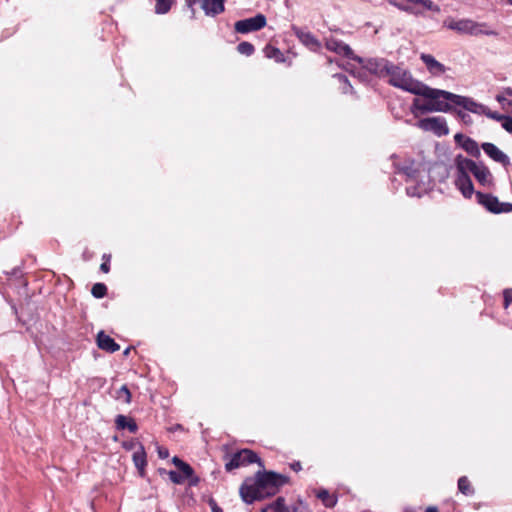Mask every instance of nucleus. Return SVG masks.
I'll return each mask as SVG.
<instances>
[{"instance_id": "e433bc0d", "label": "nucleus", "mask_w": 512, "mask_h": 512, "mask_svg": "<svg viewBox=\"0 0 512 512\" xmlns=\"http://www.w3.org/2000/svg\"><path fill=\"white\" fill-rule=\"evenodd\" d=\"M290 468L295 472H299L302 469V466L299 461H294L290 464Z\"/></svg>"}, {"instance_id": "dca6fc26", "label": "nucleus", "mask_w": 512, "mask_h": 512, "mask_svg": "<svg viewBox=\"0 0 512 512\" xmlns=\"http://www.w3.org/2000/svg\"><path fill=\"white\" fill-rule=\"evenodd\" d=\"M97 346L106 352L114 353L120 349L118 343L115 342L113 338L109 335L105 334L103 331H100L97 334L96 338Z\"/></svg>"}, {"instance_id": "6e6552de", "label": "nucleus", "mask_w": 512, "mask_h": 512, "mask_svg": "<svg viewBox=\"0 0 512 512\" xmlns=\"http://www.w3.org/2000/svg\"><path fill=\"white\" fill-rule=\"evenodd\" d=\"M186 6L195 14L198 5L206 16L215 17L225 11V0H185Z\"/></svg>"}, {"instance_id": "a19ab883", "label": "nucleus", "mask_w": 512, "mask_h": 512, "mask_svg": "<svg viewBox=\"0 0 512 512\" xmlns=\"http://www.w3.org/2000/svg\"><path fill=\"white\" fill-rule=\"evenodd\" d=\"M426 512H439L437 507L430 506L426 509Z\"/></svg>"}, {"instance_id": "423d86ee", "label": "nucleus", "mask_w": 512, "mask_h": 512, "mask_svg": "<svg viewBox=\"0 0 512 512\" xmlns=\"http://www.w3.org/2000/svg\"><path fill=\"white\" fill-rule=\"evenodd\" d=\"M225 460V470L227 472H231L234 469L252 464V463H258L261 467H263V463L261 459L258 457V455L250 450V449H241L233 454L226 455L224 457Z\"/></svg>"}, {"instance_id": "c03bdc74", "label": "nucleus", "mask_w": 512, "mask_h": 512, "mask_svg": "<svg viewBox=\"0 0 512 512\" xmlns=\"http://www.w3.org/2000/svg\"><path fill=\"white\" fill-rule=\"evenodd\" d=\"M129 351H130V349H129V348H127V349L125 350L124 354H125V355H128V354H129Z\"/></svg>"}, {"instance_id": "4468645a", "label": "nucleus", "mask_w": 512, "mask_h": 512, "mask_svg": "<svg viewBox=\"0 0 512 512\" xmlns=\"http://www.w3.org/2000/svg\"><path fill=\"white\" fill-rule=\"evenodd\" d=\"M420 59L426 65L427 70L435 76H440L446 72V67L437 61L432 55L422 53Z\"/></svg>"}, {"instance_id": "7c9ffc66", "label": "nucleus", "mask_w": 512, "mask_h": 512, "mask_svg": "<svg viewBox=\"0 0 512 512\" xmlns=\"http://www.w3.org/2000/svg\"><path fill=\"white\" fill-rule=\"evenodd\" d=\"M168 476H169V479L174 484H183L186 481V479L183 477V475L179 471L171 470L168 472Z\"/></svg>"}, {"instance_id": "473e14b6", "label": "nucleus", "mask_w": 512, "mask_h": 512, "mask_svg": "<svg viewBox=\"0 0 512 512\" xmlns=\"http://www.w3.org/2000/svg\"><path fill=\"white\" fill-rule=\"evenodd\" d=\"M503 307L507 309L509 307L510 302L512 301V289H505L503 291Z\"/></svg>"}, {"instance_id": "a211bd4d", "label": "nucleus", "mask_w": 512, "mask_h": 512, "mask_svg": "<svg viewBox=\"0 0 512 512\" xmlns=\"http://www.w3.org/2000/svg\"><path fill=\"white\" fill-rule=\"evenodd\" d=\"M326 48L330 51H333L339 55L345 56V57H351L353 54L352 49L349 47V45L337 41L335 39H330L326 42Z\"/></svg>"}, {"instance_id": "79ce46f5", "label": "nucleus", "mask_w": 512, "mask_h": 512, "mask_svg": "<svg viewBox=\"0 0 512 512\" xmlns=\"http://www.w3.org/2000/svg\"><path fill=\"white\" fill-rule=\"evenodd\" d=\"M213 512H221V509L217 506L213 507Z\"/></svg>"}, {"instance_id": "1a4fd4ad", "label": "nucleus", "mask_w": 512, "mask_h": 512, "mask_svg": "<svg viewBox=\"0 0 512 512\" xmlns=\"http://www.w3.org/2000/svg\"><path fill=\"white\" fill-rule=\"evenodd\" d=\"M476 198L479 204L484 206L489 212L508 213L512 211V203L500 202L497 197L482 192H476Z\"/></svg>"}, {"instance_id": "37998d69", "label": "nucleus", "mask_w": 512, "mask_h": 512, "mask_svg": "<svg viewBox=\"0 0 512 512\" xmlns=\"http://www.w3.org/2000/svg\"><path fill=\"white\" fill-rule=\"evenodd\" d=\"M132 447H133V444H130V445H126V444H125V448H127V449H130V448H132Z\"/></svg>"}, {"instance_id": "4c0bfd02", "label": "nucleus", "mask_w": 512, "mask_h": 512, "mask_svg": "<svg viewBox=\"0 0 512 512\" xmlns=\"http://www.w3.org/2000/svg\"><path fill=\"white\" fill-rule=\"evenodd\" d=\"M100 270L103 273H108L110 271V263L102 262L100 265Z\"/></svg>"}, {"instance_id": "6ab92c4d", "label": "nucleus", "mask_w": 512, "mask_h": 512, "mask_svg": "<svg viewBox=\"0 0 512 512\" xmlns=\"http://www.w3.org/2000/svg\"><path fill=\"white\" fill-rule=\"evenodd\" d=\"M296 35L299 38V40L311 50L316 51L317 49L320 48V42L312 33L298 30L296 32Z\"/></svg>"}, {"instance_id": "f3484780", "label": "nucleus", "mask_w": 512, "mask_h": 512, "mask_svg": "<svg viewBox=\"0 0 512 512\" xmlns=\"http://www.w3.org/2000/svg\"><path fill=\"white\" fill-rule=\"evenodd\" d=\"M132 459L135 467L138 469L140 476L145 475V468L147 466L146 452L142 444H138V449L133 453Z\"/></svg>"}, {"instance_id": "ea45409f", "label": "nucleus", "mask_w": 512, "mask_h": 512, "mask_svg": "<svg viewBox=\"0 0 512 512\" xmlns=\"http://www.w3.org/2000/svg\"><path fill=\"white\" fill-rule=\"evenodd\" d=\"M159 456L161 458H166L168 456V451L167 450H165V451L159 450Z\"/></svg>"}, {"instance_id": "c9c22d12", "label": "nucleus", "mask_w": 512, "mask_h": 512, "mask_svg": "<svg viewBox=\"0 0 512 512\" xmlns=\"http://www.w3.org/2000/svg\"><path fill=\"white\" fill-rule=\"evenodd\" d=\"M394 6L398 7L400 10L402 11H405V12H411V13H419V11H414L411 7H408V6H402V5H399L397 3H394V2H391Z\"/></svg>"}, {"instance_id": "2eb2a0df", "label": "nucleus", "mask_w": 512, "mask_h": 512, "mask_svg": "<svg viewBox=\"0 0 512 512\" xmlns=\"http://www.w3.org/2000/svg\"><path fill=\"white\" fill-rule=\"evenodd\" d=\"M173 464L177 467L179 472L183 475L186 480H189L190 485H196L198 483V478L194 476L193 468L177 456L172 459Z\"/></svg>"}, {"instance_id": "ddd939ff", "label": "nucleus", "mask_w": 512, "mask_h": 512, "mask_svg": "<svg viewBox=\"0 0 512 512\" xmlns=\"http://www.w3.org/2000/svg\"><path fill=\"white\" fill-rule=\"evenodd\" d=\"M481 147L484 152L495 162L500 163L505 167L510 164L509 157L493 143L486 142L483 143Z\"/></svg>"}, {"instance_id": "cd10ccee", "label": "nucleus", "mask_w": 512, "mask_h": 512, "mask_svg": "<svg viewBox=\"0 0 512 512\" xmlns=\"http://www.w3.org/2000/svg\"><path fill=\"white\" fill-rule=\"evenodd\" d=\"M131 392L127 385H122L117 391L115 398L119 401H122L126 404H129L131 402Z\"/></svg>"}, {"instance_id": "72a5a7b5", "label": "nucleus", "mask_w": 512, "mask_h": 512, "mask_svg": "<svg viewBox=\"0 0 512 512\" xmlns=\"http://www.w3.org/2000/svg\"><path fill=\"white\" fill-rule=\"evenodd\" d=\"M502 127L509 133H512V116H504Z\"/></svg>"}, {"instance_id": "9d476101", "label": "nucleus", "mask_w": 512, "mask_h": 512, "mask_svg": "<svg viewBox=\"0 0 512 512\" xmlns=\"http://www.w3.org/2000/svg\"><path fill=\"white\" fill-rule=\"evenodd\" d=\"M417 126L424 131H431L437 136L449 134V128L443 117H428L420 119Z\"/></svg>"}, {"instance_id": "aec40b11", "label": "nucleus", "mask_w": 512, "mask_h": 512, "mask_svg": "<svg viewBox=\"0 0 512 512\" xmlns=\"http://www.w3.org/2000/svg\"><path fill=\"white\" fill-rule=\"evenodd\" d=\"M473 104L477 107L471 108V109H466V110L469 112L475 113V114H479V115L484 114L487 117H489L491 119L498 120V121H502V119L505 116V115L499 114L498 112H493L488 107H486L482 104L476 103L475 101H473Z\"/></svg>"}, {"instance_id": "c756f323", "label": "nucleus", "mask_w": 512, "mask_h": 512, "mask_svg": "<svg viewBox=\"0 0 512 512\" xmlns=\"http://www.w3.org/2000/svg\"><path fill=\"white\" fill-rule=\"evenodd\" d=\"M254 50V46L250 42L246 41L239 43L237 46V51L246 56L252 55Z\"/></svg>"}, {"instance_id": "bb28decb", "label": "nucleus", "mask_w": 512, "mask_h": 512, "mask_svg": "<svg viewBox=\"0 0 512 512\" xmlns=\"http://www.w3.org/2000/svg\"><path fill=\"white\" fill-rule=\"evenodd\" d=\"M175 0H156L155 12L157 14H166L170 11Z\"/></svg>"}, {"instance_id": "a878e982", "label": "nucleus", "mask_w": 512, "mask_h": 512, "mask_svg": "<svg viewBox=\"0 0 512 512\" xmlns=\"http://www.w3.org/2000/svg\"><path fill=\"white\" fill-rule=\"evenodd\" d=\"M405 1L408 3H411L415 6L422 7L424 10L434 11V12L440 11L439 6L434 4V2L431 0H405Z\"/></svg>"}, {"instance_id": "2f4dec72", "label": "nucleus", "mask_w": 512, "mask_h": 512, "mask_svg": "<svg viewBox=\"0 0 512 512\" xmlns=\"http://www.w3.org/2000/svg\"><path fill=\"white\" fill-rule=\"evenodd\" d=\"M457 117L466 125H470L472 124V118L471 116L466 113V112H463L462 110H456L455 111Z\"/></svg>"}, {"instance_id": "f257e3e1", "label": "nucleus", "mask_w": 512, "mask_h": 512, "mask_svg": "<svg viewBox=\"0 0 512 512\" xmlns=\"http://www.w3.org/2000/svg\"><path fill=\"white\" fill-rule=\"evenodd\" d=\"M417 96H422L424 100L415 98L412 102V112H420L422 114L429 112H450L452 111V104L461 106L464 109L475 108L473 99L454 94L452 92L431 88L422 82L419 87Z\"/></svg>"}, {"instance_id": "a18cd8bd", "label": "nucleus", "mask_w": 512, "mask_h": 512, "mask_svg": "<svg viewBox=\"0 0 512 512\" xmlns=\"http://www.w3.org/2000/svg\"><path fill=\"white\" fill-rule=\"evenodd\" d=\"M502 99H503V98H502L501 96H497V100H498L499 102H501V101H502Z\"/></svg>"}, {"instance_id": "412c9836", "label": "nucleus", "mask_w": 512, "mask_h": 512, "mask_svg": "<svg viewBox=\"0 0 512 512\" xmlns=\"http://www.w3.org/2000/svg\"><path fill=\"white\" fill-rule=\"evenodd\" d=\"M115 424L117 429L123 430L128 429L131 433H136L138 430V426L134 419L129 418L124 415H118L115 420Z\"/></svg>"}, {"instance_id": "393cba45", "label": "nucleus", "mask_w": 512, "mask_h": 512, "mask_svg": "<svg viewBox=\"0 0 512 512\" xmlns=\"http://www.w3.org/2000/svg\"><path fill=\"white\" fill-rule=\"evenodd\" d=\"M462 148L472 157L478 158L480 156V149L478 143L472 138L466 139L462 144Z\"/></svg>"}, {"instance_id": "20e7f679", "label": "nucleus", "mask_w": 512, "mask_h": 512, "mask_svg": "<svg viewBox=\"0 0 512 512\" xmlns=\"http://www.w3.org/2000/svg\"><path fill=\"white\" fill-rule=\"evenodd\" d=\"M388 83L404 91L416 94L422 82L412 77L411 73L397 65L390 63L387 76Z\"/></svg>"}, {"instance_id": "58836bf2", "label": "nucleus", "mask_w": 512, "mask_h": 512, "mask_svg": "<svg viewBox=\"0 0 512 512\" xmlns=\"http://www.w3.org/2000/svg\"><path fill=\"white\" fill-rule=\"evenodd\" d=\"M102 261L106 263H110L111 261V254H103Z\"/></svg>"}, {"instance_id": "f704fd0d", "label": "nucleus", "mask_w": 512, "mask_h": 512, "mask_svg": "<svg viewBox=\"0 0 512 512\" xmlns=\"http://www.w3.org/2000/svg\"><path fill=\"white\" fill-rule=\"evenodd\" d=\"M470 137H467L461 133H458L454 136V140L456 144L460 145L462 147V144L465 143L466 139H469Z\"/></svg>"}, {"instance_id": "7ed1b4c3", "label": "nucleus", "mask_w": 512, "mask_h": 512, "mask_svg": "<svg viewBox=\"0 0 512 512\" xmlns=\"http://www.w3.org/2000/svg\"><path fill=\"white\" fill-rule=\"evenodd\" d=\"M454 162L456 167L455 185L465 198H471L474 194V186L470 174L483 187L489 188L493 185V176L484 164L476 163L462 155H457Z\"/></svg>"}, {"instance_id": "c85d7f7f", "label": "nucleus", "mask_w": 512, "mask_h": 512, "mask_svg": "<svg viewBox=\"0 0 512 512\" xmlns=\"http://www.w3.org/2000/svg\"><path fill=\"white\" fill-rule=\"evenodd\" d=\"M107 291H108L107 286L104 283H95L92 286L91 294L95 298L100 299L107 295Z\"/></svg>"}, {"instance_id": "b1692460", "label": "nucleus", "mask_w": 512, "mask_h": 512, "mask_svg": "<svg viewBox=\"0 0 512 512\" xmlns=\"http://www.w3.org/2000/svg\"><path fill=\"white\" fill-rule=\"evenodd\" d=\"M263 52L267 58L274 59L276 62L284 61V55L277 47L266 45Z\"/></svg>"}, {"instance_id": "f03ea898", "label": "nucleus", "mask_w": 512, "mask_h": 512, "mask_svg": "<svg viewBox=\"0 0 512 512\" xmlns=\"http://www.w3.org/2000/svg\"><path fill=\"white\" fill-rule=\"evenodd\" d=\"M289 480L288 476L274 471H258L243 481L239 493L245 503L252 504L276 495Z\"/></svg>"}, {"instance_id": "f8f14e48", "label": "nucleus", "mask_w": 512, "mask_h": 512, "mask_svg": "<svg viewBox=\"0 0 512 512\" xmlns=\"http://www.w3.org/2000/svg\"><path fill=\"white\" fill-rule=\"evenodd\" d=\"M390 62L386 59H368L364 68L378 77H386Z\"/></svg>"}, {"instance_id": "5701e85b", "label": "nucleus", "mask_w": 512, "mask_h": 512, "mask_svg": "<svg viewBox=\"0 0 512 512\" xmlns=\"http://www.w3.org/2000/svg\"><path fill=\"white\" fill-rule=\"evenodd\" d=\"M457 486L459 492H461L465 496H472L475 493V489L467 476H461L458 479Z\"/></svg>"}, {"instance_id": "9b49d317", "label": "nucleus", "mask_w": 512, "mask_h": 512, "mask_svg": "<svg viewBox=\"0 0 512 512\" xmlns=\"http://www.w3.org/2000/svg\"><path fill=\"white\" fill-rule=\"evenodd\" d=\"M266 23V17L263 14H257L254 17L237 21L234 28L236 32L245 34L262 29Z\"/></svg>"}, {"instance_id": "4be33fe9", "label": "nucleus", "mask_w": 512, "mask_h": 512, "mask_svg": "<svg viewBox=\"0 0 512 512\" xmlns=\"http://www.w3.org/2000/svg\"><path fill=\"white\" fill-rule=\"evenodd\" d=\"M316 497L327 508H333L337 504V501H338L337 496L333 493H330L326 489L317 490Z\"/></svg>"}, {"instance_id": "0eeeda50", "label": "nucleus", "mask_w": 512, "mask_h": 512, "mask_svg": "<svg viewBox=\"0 0 512 512\" xmlns=\"http://www.w3.org/2000/svg\"><path fill=\"white\" fill-rule=\"evenodd\" d=\"M260 512H312V510L303 500L288 503L284 497L280 496L263 507Z\"/></svg>"}, {"instance_id": "39448f33", "label": "nucleus", "mask_w": 512, "mask_h": 512, "mask_svg": "<svg viewBox=\"0 0 512 512\" xmlns=\"http://www.w3.org/2000/svg\"><path fill=\"white\" fill-rule=\"evenodd\" d=\"M444 25L450 29L454 30L461 34H470V35H490L493 32L488 29V26L485 23H478L471 19H460V20H446Z\"/></svg>"}]
</instances>
